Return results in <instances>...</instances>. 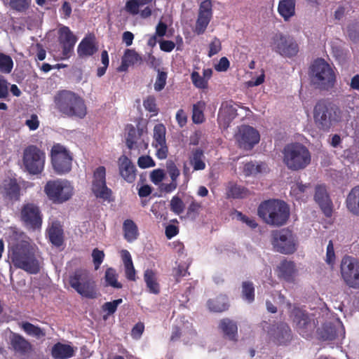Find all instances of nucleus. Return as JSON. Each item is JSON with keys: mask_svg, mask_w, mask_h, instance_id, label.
Wrapping results in <instances>:
<instances>
[{"mask_svg": "<svg viewBox=\"0 0 359 359\" xmlns=\"http://www.w3.org/2000/svg\"><path fill=\"white\" fill-rule=\"evenodd\" d=\"M144 280L147 289L151 294H158L161 292V286L156 273L154 271H145Z\"/></svg>", "mask_w": 359, "mask_h": 359, "instance_id": "nucleus-32", "label": "nucleus"}, {"mask_svg": "<svg viewBox=\"0 0 359 359\" xmlns=\"http://www.w3.org/2000/svg\"><path fill=\"white\" fill-rule=\"evenodd\" d=\"M22 329L30 336L41 338L46 335L43 330L39 326H36L29 322H23L21 324Z\"/></svg>", "mask_w": 359, "mask_h": 359, "instance_id": "nucleus-42", "label": "nucleus"}, {"mask_svg": "<svg viewBox=\"0 0 359 359\" xmlns=\"http://www.w3.org/2000/svg\"><path fill=\"white\" fill-rule=\"evenodd\" d=\"M191 79L196 88L200 89H206L208 88V83L198 72H193L191 74Z\"/></svg>", "mask_w": 359, "mask_h": 359, "instance_id": "nucleus-49", "label": "nucleus"}, {"mask_svg": "<svg viewBox=\"0 0 359 359\" xmlns=\"http://www.w3.org/2000/svg\"><path fill=\"white\" fill-rule=\"evenodd\" d=\"M59 41L62 46L63 58H68L76 42V39L69 27H62L59 29Z\"/></svg>", "mask_w": 359, "mask_h": 359, "instance_id": "nucleus-22", "label": "nucleus"}, {"mask_svg": "<svg viewBox=\"0 0 359 359\" xmlns=\"http://www.w3.org/2000/svg\"><path fill=\"white\" fill-rule=\"evenodd\" d=\"M167 79V74L164 72L158 71V75L154 83V90L156 91H161L165 86Z\"/></svg>", "mask_w": 359, "mask_h": 359, "instance_id": "nucleus-57", "label": "nucleus"}, {"mask_svg": "<svg viewBox=\"0 0 359 359\" xmlns=\"http://www.w3.org/2000/svg\"><path fill=\"white\" fill-rule=\"evenodd\" d=\"M144 130H137L133 126L128 128L126 144L129 149H137L138 150H145L148 147V143L142 137Z\"/></svg>", "mask_w": 359, "mask_h": 359, "instance_id": "nucleus-24", "label": "nucleus"}, {"mask_svg": "<svg viewBox=\"0 0 359 359\" xmlns=\"http://www.w3.org/2000/svg\"><path fill=\"white\" fill-rule=\"evenodd\" d=\"M335 253L334 250V245L332 241H330L326 249V263L332 267L335 263Z\"/></svg>", "mask_w": 359, "mask_h": 359, "instance_id": "nucleus-55", "label": "nucleus"}, {"mask_svg": "<svg viewBox=\"0 0 359 359\" xmlns=\"http://www.w3.org/2000/svg\"><path fill=\"white\" fill-rule=\"evenodd\" d=\"M269 334L274 342L278 345L286 344L292 339L291 330L285 323H280L276 327L273 325Z\"/></svg>", "mask_w": 359, "mask_h": 359, "instance_id": "nucleus-25", "label": "nucleus"}, {"mask_svg": "<svg viewBox=\"0 0 359 359\" xmlns=\"http://www.w3.org/2000/svg\"><path fill=\"white\" fill-rule=\"evenodd\" d=\"M167 171L172 181L177 182L180 175V171L177 165L172 161H168L166 163Z\"/></svg>", "mask_w": 359, "mask_h": 359, "instance_id": "nucleus-59", "label": "nucleus"}, {"mask_svg": "<svg viewBox=\"0 0 359 359\" xmlns=\"http://www.w3.org/2000/svg\"><path fill=\"white\" fill-rule=\"evenodd\" d=\"M226 194L228 197L241 198L243 196L244 189L236 184H229L227 187Z\"/></svg>", "mask_w": 359, "mask_h": 359, "instance_id": "nucleus-54", "label": "nucleus"}, {"mask_svg": "<svg viewBox=\"0 0 359 359\" xmlns=\"http://www.w3.org/2000/svg\"><path fill=\"white\" fill-rule=\"evenodd\" d=\"M119 174L128 183H133L136 178V168L126 156L122 155L118 160Z\"/></svg>", "mask_w": 359, "mask_h": 359, "instance_id": "nucleus-21", "label": "nucleus"}, {"mask_svg": "<svg viewBox=\"0 0 359 359\" xmlns=\"http://www.w3.org/2000/svg\"><path fill=\"white\" fill-rule=\"evenodd\" d=\"M165 133V127L162 123L156 124L154 126L151 145L156 149V155L159 159L166 158L168 154Z\"/></svg>", "mask_w": 359, "mask_h": 359, "instance_id": "nucleus-16", "label": "nucleus"}, {"mask_svg": "<svg viewBox=\"0 0 359 359\" xmlns=\"http://www.w3.org/2000/svg\"><path fill=\"white\" fill-rule=\"evenodd\" d=\"M20 219L29 229L36 230L41 227L42 215L39 208L34 203H29L22 205Z\"/></svg>", "mask_w": 359, "mask_h": 359, "instance_id": "nucleus-13", "label": "nucleus"}, {"mask_svg": "<svg viewBox=\"0 0 359 359\" xmlns=\"http://www.w3.org/2000/svg\"><path fill=\"white\" fill-rule=\"evenodd\" d=\"M234 215L236 219L246 224L250 229H255L257 226V223L252 217H248L238 211H236Z\"/></svg>", "mask_w": 359, "mask_h": 359, "instance_id": "nucleus-51", "label": "nucleus"}, {"mask_svg": "<svg viewBox=\"0 0 359 359\" xmlns=\"http://www.w3.org/2000/svg\"><path fill=\"white\" fill-rule=\"evenodd\" d=\"M296 0H279L277 11L285 22H288L296 15Z\"/></svg>", "mask_w": 359, "mask_h": 359, "instance_id": "nucleus-29", "label": "nucleus"}, {"mask_svg": "<svg viewBox=\"0 0 359 359\" xmlns=\"http://www.w3.org/2000/svg\"><path fill=\"white\" fill-rule=\"evenodd\" d=\"M73 348L67 344L60 342L55 344L51 350V355L55 359H67L74 355Z\"/></svg>", "mask_w": 359, "mask_h": 359, "instance_id": "nucleus-33", "label": "nucleus"}, {"mask_svg": "<svg viewBox=\"0 0 359 359\" xmlns=\"http://www.w3.org/2000/svg\"><path fill=\"white\" fill-rule=\"evenodd\" d=\"M152 0H128L126 10L132 15L140 14L141 18H147L151 14L149 4Z\"/></svg>", "mask_w": 359, "mask_h": 359, "instance_id": "nucleus-20", "label": "nucleus"}, {"mask_svg": "<svg viewBox=\"0 0 359 359\" xmlns=\"http://www.w3.org/2000/svg\"><path fill=\"white\" fill-rule=\"evenodd\" d=\"M97 50L93 41L89 38L83 39L79 43L77 49L79 57H86L93 55Z\"/></svg>", "mask_w": 359, "mask_h": 359, "instance_id": "nucleus-39", "label": "nucleus"}, {"mask_svg": "<svg viewBox=\"0 0 359 359\" xmlns=\"http://www.w3.org/2000/svg\"><path fill=\"white\" fill-rule=\"evenodd\" d=\"M346 284L353 288H359V271H341Z\"/></svg>", "mask_w": 359, "mask_h": 359, "instance_id": "nucleus-41", "label": "nucleus"}, {"mask_svg": "<svg viewBox=\"0 0 359 359\" xmlns=\"http://www.w3.org/2000/svg\"><path fill=\"white\" fill-rule=\"evenodd\" d=\"M91 190L97 198L108 200L111 190L106 185V169L104 166L96 168L93 172Z\"/></svg>", "mask_w": 359, "mask_h": 359, "instance_id": "nucleus-14", "label": "nucleus"}, {"mask_svg": "<svg viewBox=\"0 0 359 359\" xmlns=\"http://www.w3.org/2000/svg\"><path fill=\"white\" fill-rule=\"evenodd\" d=\"M222 48L221 42L219 39L215 38L209 45L208 56H212L218 53Z\"/></svg>", "mask_w": 359, "mask_h": 359, "instance_id": "nucleus-63", "label": "nucleus"}, {"mask_svg": "<svg viewBox=\"0 0 359 359\" xmlns=\"http://www.w3.org/2000/svg\"><path fill=\"white\" fill-rule=\"evenodd\" d=\"M48 236L51 243L60 247L64 242V231L60 222L53 220L47 229Z\"/></svg>", "mask_w": 359, "mask_h": 359, "instance_id": "nucleus-26", "label": "nucleus"}, {"mask_svg": "<svg viewBox=\"0 0 359 359\" xmlns=\"http://www.w3.org/2000/svg\"><path fill=\"white\" fill-rule=\"evenodd\" d=\"M219 328L223 333L224 337L233 342L238 341V325L236 322L229 318H223L219 323Z\"/></svg>", "mask_w": 359, "mask_h": 359, "instance_id": "nucleus-27", "label": "nucleus"}, {"mask_svg": "<svg viewBox=\"0 0 359 359\" xmlns=\"http://www.w3.org/2000/svg\"><path fill=\"white\" fill-rule=\"evenodd\" d=\"M309 189V185L297 182L291 187L290 194L297 200H303L304 197L307 194Z\"/></svg>", "mask_w": 359, "mask_h": 359, "instance_id": "nucleus-43", "label": "nucleus"}, {"mask_svg": "<svg viewBox=\"0 0 359 359\" xmlns=\"http://www.w3.org/2000/svg\"><path fill=\"white\" fill-rule=\"evenodd\" d=\"M0 191L11 200H18L20 196V187L15 179H5L0 185Z\"/></svg>", "mask_w": 359, "mask_h": 359, "instance_id": "nucleus-28", "label": "nucleus"}, {"mask_svg": "<svg viewBox=\"0 0 359 359\" xmlns=\"http://www.w3.org/2000/svg\"><path fill=\"white\" fill-rule=\"evenodd\" d=\"M283 161L289 170L297 171L304 169L310 164L311 156L304 145L292 143L284 147Z\"/></svg>", "mask_w": 359, "mask_h": 359, "instance_id": "nucleus-5", "label": "nucleus"}, {"mask_svg": "<svg viewBox=\"0 0 359 359\" xmlns=\"http://www.w3.org/2000/svg\"><path fill=\"white\" fill-rule=\"evenodd\" d=\"M236 139L240 147L249 150L259 142L260 136L259 133L252 127L242 126L236 134Z\"/></svg>", "mask_w": 359, "mask_h": 359, "instance_id": "nucleus-15", "label": "nucleus"}, {"mask_svg": "<svg viewBox=\"0 0 359 359\" xmlns=\"http://www.w3.org/2000/svg\"><path fill=\"white\" fill-rule=\"evenodd\" d=\"M212 2L210 0L203 1L199 7L198 17L194 32L200 35L205 32L212 15Z\"/></svg>", "mask_w": 359, "mask_h": 359, "instance_id": "nucleus-18", "label": "nucleus"}, {"mask_svg": "<svg viewBox=\"0 0 359 359\" xmlns=\"http://www.w3.org/2000/svg\"><path fill=\"white\" fill-rule=\"evenodd\" d=\"M269 46L273 51L287 57L295 56L299 51L296 41L292 38L280 32L275 33L271 36Z\"/></svg>", "mask_w": 359, "mask_h": 359, "instance_id": "nucleus-10", "label": "nucleus"}, {"mask_svg": "<svg viewBox=\"0 0 359 359\" xmlns=\"http://www.w3.org/2000/svg\"><path fill=\"white\" fill-rule=\"evenodd\" d=\"M124 238L129 243L135 241L138 236V228L136 224L131 219H126L123 224Z\"/></svg>", "mask_w": 359, "mask_h": 359, "instance_id": "nucleus-37", "label": "nucleus"}, {"mask_svg": "<svg viewBox=\"0 0 359 359\" xmlns=\"http://www.w3.org/2000/svg\"><path fill=\"white\" fill-rule=\"evenodd\" d=\"M205 104L203 101H199L193 106L192 120L195 123H201L204 120L203 110Z\"/></svg>", "mask_w": 359, "mask_h": 359, "instance_id": "nucleus-45", "label": "nucleus"}, {"mask_svg": "<svg viewBox=\"0 0 359 359\" xmlns=\"http://www.w3.org/2000/svg\"><path fill=\"white\" fill-rule=\"evenodd\" d=\"M314 199L318 204L323 213L330 217L332 212V203L325 187L318 185L316 187Z\"/></svg>", "mask_w": 359, "mask_h": 359, "instance_id": "nucleus-23", "label": "nucleus"}, {"mask_svg": "<svg viewBox=\"0 0 359 359\" xmlns=\"http://www.w3.org/2000/svg\"><path fill=\"white\" fill-rule=\"evenodd\" d=\"M141 57L133 49H126L121 59V65L118 68V72H126L130 66L141 61Z\"/></svg>", "mask_w": 359, "mask_h": 359, "instance_id": "nucleus-31", "label": "nucleus"}, {"mask_svg": "<svg viewBox=\"0 0 359 359\" xmlns=\"http://www.w3.org/2000/svg\"><path fill=\"white\" fill-rule=\"evenodd\" d=\"M31 3V0H11L10 1V6L19 12H22L26 11Z\"/></svg>", "mask_w": 359, "mask_h": 359, "instance_id": "nucleus-52", "label": "nucleus"}, {"mask_svg": "<svg viewBox=\"0 0 359 359\" xmlns=\"http://www.w3.org/2000/svg\"><path fill=\"white\" fill-rule=\"evenodd\" d=\"M10 344L14 352L24 358L29 357L33 351L32 344L17 333H12L11 335Z\"/></svg>", "mask_w": 359, "mask_h": 359, "instance_id": "nucleus-19", "label": "nucleus"}, {"mask_svg": "<svg viewBox=\"0 0 359 359\" xmlns=\"http://www.w3.org/2000/svg\"><path fill=\"white\" fill-rule=\"evenodd\" d=\"M112 271H106L105 280L107 285L114 288H121L122 285L117 280L116 276Z\"/></svg>", "mask_w": 359, "mask_h": 359, "instance_id": "nucleus-58", "label": "nucleus"}, {"mask_svg": "<svg viewBox=\"0 0 359 359\" xmlns=\"http://www.w3.org/2000/svg\"><path fill=\"white\" fill-rule=\"evenodd\" d=\"M293 320L300 335L305 338H309L312 335L316 324L307 313L301 310L296 311Z\"/></svg>", "mask_w": 359, "mask_h": 359, "instance_id": "nucleus-17", "label": "nucleus"}, {"mask_svg": "<svg viewBox=\"0 0 359 359\" xmlns=\"http://www.w3.org/2000/svg\"><path fill=\"white\" fill-rule=\"evenodd\" d=\"M311 79L312 83L318 88L329 90L336 83V74L333 68L323 59H318L311 67Z\"/></svg>", "mask_w": 359, "mask_h": 359, "instance_id": "nucleus-6", "label": "nucleus"}, {"mask_svg": "<svg viewBox=\"0 0 359 359\" xmlns=\"http://www.w3.org/2000/svg\"><path fill=\"white\" fill-rule=\"evenodd\" d=\"M50 156L53 170L57 174L63 175L71 170L72 156L65 147L60 144H54Z\"/></svg>", "mask_w": 359, "mask_h": 359, "instance_id": "nucleus-12", "label": "nucleus"}, {"mask_svg": "<svg viewBox=\"0 0 359 359\" xmlns=\"http://www.w3.org/2000/svg\"><path fill=\"white\" fill-rule=\"evenodd\" d=\"M341 269H359V259L353 256H344L341 262Z\"/></svg>", "mask_w": 359, "mask_h": 359, "instance_id": "nucleus-47", "label": "nucleus"}, {"mask_svg": "<svg viewBox=\"0 0 359 359\" xmlns=\"http://www.w3.org/2000/svg\"><path fill=\"white\" fill-rule=\"evenodd\" d=\"M165 177V172L161 169L154 170L150 175L151 181L156 185L161 184Z\"/></svg>", "mask_w": 359, "mask_h": 359, "instance_id": "nucleus-61", "label": "nucleus"}, {"mask_svg": "<svg viewBox=\"0 0 359 359\" xmlns=\"http://www.w3.org/2000/svg\"><path fill=\"white\" fill-rule=\"evenodd\" d=\"M120 255L126 269H135L130 252L126 250H122Z\"/></svg>", "mask_w": 359, "mask_h": 359, "instance_id": "nucleus-60", "label": "nucleus"}, {"mask_svg": "<svg viewBox=\"0 0 359 359\" xmlns=\"http://www.w3.org/2000/svg\"><path fill=\"white\" fill-rule=\"evenodd\" d=\"M320 337L324 341H332L337 337L336 328L332 324H325L319 332Z\"/></svg>", "mask_w": 359, "mask_h": 359, "instance_id": "nucleus-44", "label": "nucleus"}, {"mask_svg": "<svg viewBox=\"0 0 359 359\" xmlns=\"http://www.w3.org/2000/svg\"><path fill=\"white\" fill-rule=\"evenodd\" d=\"M237 115L236 107L230 104H223L219 111L218 121L220 125L227 127L232 119Z\"/></svg>", "mask_w": 359, "mask_h": 359, "instance_id": "nucleus-30", "label": "nucleus"}, {"mask_svg": "<svg viewBox=\"0 0 359 359\" xmlns=\"http://www.w3.org/2000/svg\"><path fill=\"white\" fill-rule=\"evenodd\" d=\"M313 119L318 128L327 131L337 123L347 120V117L337 106L318 102L313 109Z\"/></svg>", "mask_w": 359, "mask_h": 359, "instance_id": "nucleus-3", "label": "nucleus"}, {"mask_svg": "<svg viewBox=\"0 0 359 359\" xmlns=\"http://www.w3.org/2000/svg\"><path fill=\"white\" fill-rule=\"evenodd\" d=\"M143 106L146 110L152 113L153 115L157 114L158 109L156 104V99L153 96H148L143 101Z\"/></svg>", "mask_w": 359, "mask_h": 359, "instance_id": "nucleus-56", "label": "nucleus"}, {"mask_svg": "<svg viewBox=\"0 0 359 359\" xmlns=\"http://www.w3.org/2000/svg\"><path fill=\"white\" fill-rule=\"evenodd\" d=\"M269 171L268 165L265 163H257V164L252 162L245 163L243 168V172L245 176L255 175L258 173H265Z\"/></svg>", "mask_w": 359, "mask_h": 359, "instance_id": "nucleus-38", "label": "nucleus"}, {"mask_svg": "<svg viewBox=\"0 0 359 359\" xmlns=\"http://www.w3.org/2000/svg\"><path fill=\"white\" fill-rule=\"evenodd\" d=\"M208 309L213 312H223L229 309L228 297L225 294H220L214 299L208 301Z\"/></svg>", "mask_w": 359, "mask_h": 359, "instance_id": "nucleus-34", "label": "nucleus"}, {"mask_svg": "<svg viewBox=\"0 0 359 359\" xmlns=\"http://www.w3.org/2000/svg\"><path fill=\"white\" fill-rule=\"evenodd\" d=\"M92 257L95 265V269H98L100 264L103 262L104 254L102 251L95 249L92 252Z\"/></svg>", "mask_w": 359, "mask_h": 359, "instance_id": "nucleus-62", "label": "nucleus"}, {"mask_svg": "<svg viewBox=\"0 0 359 359\" xmlns=\"http://www.w3.org/2000/svg\"><path fill=\"white\" fill-rule=\"evenodd\" d=\"M123 302L122 299H117L112 302H105L102 306V309L104 312H107L108 316L114 314L117 310V307Z\"/></svg>", "mask_w": 359, "mask_h": 359, "instance_id": "nucleus-50", "label": "nucleus"}, {"mask_svg": "<svg viewBox=\"0 0 359 359\" xmlns=\"http://www.w3.org/2000/svg\"><path fill=\"white\" fill-rule=\"evenodd\" d=\"M137 164L141 168H147L155 165L154 160L149 156H142L138 158Z\"/></svg>", "mask_w": 359, "mask_h": 359, "instance_id": "nucleus-64", "label": "nucleus"}, {"mask_svg": "<svg viewBox=\"0 0 359 359\" xmlns=\"http://www.w3.org/2000/svg\"><path fill=\"white\" fill-rule=\"evenodd\" d=\"M201 208V204L193 200L187 208V217H190L194 219H196L199 214Z\"/></svg>", "mask_w": 359, "mask_h": 359, "instance_id": "nucleus-53", "label": "nucleus"}, {"mask_svg": "<svg viewBox=\"0 0 359 359\" xmlns=\"http://www.w3.org/2000/svg\"><path fill=\"white\" fill-rule=\"evenodd\" d=\"M44 192L53 203L60 204L72 198L74 187L69 181L57 179L48 181L44 187Z\"/></svg>", "mask_w": 359, "mask_h": 359, "instance_id": "nucleus-7", "label": "nucleus"}, {"mask_svg": "<svg viewBox=\"0 0 359 359\" xmlns=\"http://www.w3.org/2000/svg\"><path fill=\"white\" fill-rule=\"evenodd\" d=\"M25 235L15 229L8 231V254L15 266L21 269H39L42 266L39 260L32 257L22 255L27 247V242L25 241Z\"/></svg>", "mask_w": 359, "mask_h": 359, "instance_id": "nucleus-1", "label": "nucleus"}, {"mask_svg": "<svg viewBox=\"0 0 359 359\" xmlns=\"http://www.w3.org/2000/svg\"><path fill=\"white\" fill-rule=\"evenodd\" d=\"M346 203L352 214L359 216V186L351 189L347 196Z\"/></svg>", "mask_w": 359, "mask_h": 359, "instance_id": "nucleus-36", "label": "nucleus"}, {"mask_svg": "<svg viewBox=\"0 0 359 359\" xmlns=\"http://www.w3.org/2000/svg\"><path fill=\"white\" fill-rule=\"evenodd\" d=\"M241 297L249 304L255 301V294L253 283L249 280H245L242 283Z\"/></svg>", "mask_w": 359, "mask_h": 359, "instance_id": "nucleus-40", "label": "nucleus"}, {"mask_svg": "<svg viewBox=\"0 0 359 359\" xmlns=\"http://www.w3.org/2000/svg\"><path fill=\"white\" fill-rule=\"evenodd\" d=\"M205 157L203 151L200 149L193 150L189 155V164L192 166L194 171L203 170L205 168Z\"/></svg>", "mask_w": 359, "mask_h": 359, "instance_id": "nucleus-35", "label": "nucleus"}, {"mask_svg": "<svg viewBox=\"0 0 359 359\" xmlns=\"http://www.w3.org/2000/svg\"><path fill=\"white\" fill-rule=\"evenodd\" d=\"M68 282L70 286L82 297L88 299L97 298L95 282L83 271H74L69 276Z\"/></svg>", "mask_w": 359, "mask_h": 359, "instance_id": "nucleus-8", "label": "nucleus"}, {"mask_svg": "<svg viewBox=\"0 0 359 359\" xmlns=\"http://www.w3.org/2000/svg\"><path fill=\"white\" fill-rule=\"evenodd\" d=\"M271 244L276 252L290 255L297 250L298 240L292 231L283 229L273 232Z\"/></svg>", "mask_w": 359, "mask_h": 359, "instance_id": "nucleus-9", "label": "nucleus"}, {"mask_svg": "<svg viewBox=\"0 0 359 359\" xmlns=\"http://www.w3.org/2000/svg\"><path fill=\"white\" fill-rule=\"evenodd\" d=\"M258 215L268 224L282 226L289 218L287 205L279 200H269L260 204Z\"/></svg>", "mask_w": 359, "mask_h": 359, "instance_id": "nucleus-4", "label": "nucleus"}, {"mask_svg": "<svg viewBox=\"0 0 359 359\" xmlns=\"http://www.w3.org/2000/svg\"><path fill=\"white\" fill-rule=\"evenodd\" d=\"M57 109L67 116L83 118L87 113L83 100L69 90L60 91L54 97Z\"/></svg>", "mask_w": 359, "mask_h": 359, "instance_id": "nucleus-2", "label": "nucleus"}, {"mask_svg": "<svg viewBox=\"0 0 359 359\" xmlns=\"http://www.w3.org/2000/svg\"><path fill=\"white\" fill-rule=\"evenodd\" d=\"M170 208L175 215H180L184 212L185 204L177 195H175L170 201Z\"/></svg>", "mask_w": 359, "mask_h": 359, "instance_id": "nucleus-46", "label": "nucleus"}, {"mask_svg": "<svg viewBox=\"0 0 359 359\" xmlns=\"http://www.w3.org/2000/svg\"><path fill=\"white\" fill-rule=\"evenodd\" d=\"M13 62L11 57L0 53V72L8 74L12 71Z\"/></svg>", "mask_w": 359, "mask_h": 359, "instance_id": "nucleus-48", "label": "nucleus"}, {"mask_svg": "<svg viewBox=\"0 0 359 359\" xmlns=\"http://www.w3.org/2000/svg\"><path fill=\"white\" fill-rule=\"evenodd\" d=\"M23 165L30 174L41 173L46 161V154L34 145L27 147L23 151Z\"/></svg>", "mask_w": 359, "mask_h": 359, "instance_id": "nucleus-11", "label": "nucleus"}]
</instances>
